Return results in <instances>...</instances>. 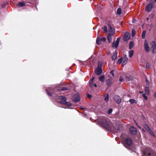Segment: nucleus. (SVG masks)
<instances>
[{"label":"nucleus","mask_w":156,"mask_h":156,"mask_svg":"<svg viewBox=\"0 0 156 156\" xmlns=\"http://www.w3.org/2000/svg\"><path fill=\"white\" fill-rule=\"evenodd\" d=\"M149 85H150L146 84L145 88L149 89Z\"/></svg>","instance_id":"nucleus-47"},{"label":"nucleus","mask_w":156,"mask_h":156,"mask_svg":"<svg viewBox=\"0 0 156 156\" xmlns=\"http://www.w3.org/2000/svg\"><path fill=\"white\" fill-rule=\"evenodd\" d=\"M112 108H110L108 110V114H111L112 112Z\"/></svg>","instance_id":"nucleus-39"},{"label":"nucleus","mask_w":156,"mask_h":156,"mask_svg":"<svg viewBox=\"0 0 156 156\" xmlns=\"http://www.w3.org/2000/svg\"><path fill=\"white\" fill-rule=\"evenodd\" d=\"M155 2H156V0H154V1L153 2H154V4Z\"/></svg>","instance_id":"nucleus-53"},{"label":"nucleus","mask_w":156,"mask_h":156,"mask_svg":"<svg viewBox=\"0 0 156 156\" xmlns=\"http://www.w3.org/2000/svg\"><path fill=\"white\" fill-rule=\"evenodd\" d=\"M112 83V79H109L106 80V84L108 87L111 86Z\"/></svg>","instance_id":"nucleus-18"},{"label":"nucleus","mask_w":156,"mask_h":156,"mask_svg":"<svg viewBox=\"0 0 156 156\" xmlns=\"http://www.w3.org/2000/svg\"><path fill=\"white\" fill-rule=\"evenodd\" d=\"M143 97L144 98L145 100H147V97L146 95L145 94H142Z\"/></svg>","instance_id":"nucleus-38"},{"label":"nucleus","mask_w":156,"mask_h":156,"mask_svg":"<svg viewBox=\"0 0 156 156\" xmlns=\"http://www.w3.org/2000/svg\"><path fill=\"white\" fill-rule=\"evenodd\" d=\"M133 144V141L129 137L126 138L123 142L124 146L127 148H129V147L131 146Z\"/></svg>","instance_id":"nucleus-2"},{"label":"nucleus","mask_w":156,"mask_h":156,"mask_svg":"<svg viewBox=\"0 0 156 156\" xmlns=\"http://www.w3.org/2000/svg\"><path fill=\"white\" fill-rule=\"evenodd\" d=\"M146 32V31L145 30L143 31L142 34V38L143 39L145 38Z\"/></svg>","instance_id":"nucleus-25"},{"label":"nucleus","mask_w":156,"mask_h":156,"mask_svg":"<svg viewBox=\"0 0 156 156\" xmlns=\"http://www.w3.org/2000/svg\"><path fill=\"white\" fill-rule=\"evenodd\" d=\"M120 37H118L117 38V40L115 42L119 44V42L120 41Z\"/></svg>","instance_id":"nucleus-42"},{"label":"nucleus","mask_w":156,"mask_h":156,"mask_svg":"<svg viewBox=\"0 0 156 156\" xmlns=\"http://www.w3.org/2000/svg\"><path fill=\"white\" fill-rule=\"evenodd\" d=\"M143 126L148 132L152 136H155V135L151 128L146 124H144Z\"/></svg>","instance_id":"nucleus-4"},{"label":"nucleus","mask_w":156,"mask_h":156,"mask_svg":"<svg viewBox=\"0 0 156 156\" xmlns=\"http://www.w3.org/2000/svg\"><path fill=\"white\" fill-rule=\"evenodd\" d=\"M151 48L152 50V53L155 54L156 53V44L154 41H151L150 43Z\"/></svg>","instance_id":"nucleus-6"},{"label":"nucleus","mask_w":156,"mask_h":156,"mask_svg":"<svg viewBox=\"0 0 156 156\" xmlns=\"http://www.w3.org/2000/svg\"><path fill=\"white\" fill-rule=\"evenodd\" d=\"M138 126V127H139V128H140H140H141V127H140V126Z\"/></svg>","instance_id":"nucleus-56"},{"label":"nucleus","mask_w":156,"mask_h":156,"mask_svg":"<svg viewBox=\"0 0 156 156\" xmlns=\"http://www.w3.org/2000/svg\"><path fill=\"white\" fill-rule=\"evenodd\" d=\"M86 96L89 98H90L92 97V96L88 94H86Z\"/></svg>","instance_id":"nucleus-41"},{"label":"nucleus","mask_w":156,"mask_h":156,"mask_svg":"<svg viewBox=\"0 0 156 156\" xmlns=\"http://www.w3.org/2000/svg\"><path fill=\"white\" fill-rule=\"evenodd\" d=\"M134 21H133V23H134Z\"/></svg>","instance_id":"nucleus-58"},{"label":"nucleus","mask_w":156,"mask_h":156,"mask_svg":"<svg viewBox=\"0 0 156 156\" xmlns=\"http://www.w3.org/2000/svg\"><path fill=\"white\" fill-rule=\"evenodd\" d=\"M65 105H66V106L69 107H71L72 105V104L70 102H68L67 101H66Z\"/></svg>","instance_id":"nucleus-30"},{"label":"nucleus","mask_w":156,"mask_h":156,"mask_svg":"<svg viewBox=\"0 0 156 156\" xmlns=\"http://www.w3.org/2000/svg\"><path fill=\"white\" fill-rule=\"evenodd\" d=\"M140 93L142 94V93H143V92L142 91H140Z\"/></svg>","instance_id":"nucleus-54"},{"label":"nucleus","mask_w":156,"mask_h":156,"mask_svg":"<svg viewBox=\"0 0 156 156\" xmlns=\"http://www.w3.org/2000/svg\"><path fill=\"white\" fill-rule=\"evenodd\" d=\"M6 3H3L2 4V7L3 8H4L6 6Z\"/></svg>","instance_id":"nucleus-46"},{"label":"nucleus","mask_w":156,"mask_h":156,"mask_svg":"<svg viewBox=\"0 0 156 156\" xmlns=\"http://www.w3.org/2000/svg\"><path fill=\"white\" fill-rule=\"evenodd\" d=\"M129 131L130 133L133 135L136 134L137 132V129L134 126H131L129 128Z\"/></svg>","instance_id":"nucleus-9"},{"label":"nucleus","mask_w":156,"mask_h":156,"mask_svg":"<svg viewBox=\"0 0 156 156\" xmlns=\"http://www.w3.org/2000/svg\"><path fill=\"white\" fill-rule=\"evenodd\" d=\"M17 6L18 7V8H19L20 7V2H19V3H18V4L17 5Z\"/></svg>","instance_id":"nucleus-49"},{"label":"nucleus","mask_w":156,"mask_h":156,"mask_svg":"<svg viewBox=\"0 0 156 156\" xmlns=\"http://www.w3.org/2000/svg\"><path fill=\"white\" fill-rule=\"evenodd\" d=\"M146 84L150 85V83L148 80L146 79Z\"/></svg>","instance_id":"nucleus-43"},{"label":"nucleus","mask_w":156,"mask_h":156,"mask_svg":"<svg viewBox=\"0 0 156 156\" xmlns=\"http://www.w3.org/2000/svg\"><path fill=\"white\" fill-rule=\"evenodd\" d=\"M68 90V88L67 87H62L61 88L60 90H62V91H65V90Z\"/></svg>","instance_id":"nucleus-32"},{"label":"nucleus","mask_w":156,"mask_h":156,"mask_svg":"<svg viewBox=\"0 0 156 156\" xmlns=\"http://www.w3.org/2000/svg\"><path fill=\"white\" fill-rule=\"evenodd\" d=\"M117 55V53L116 51H115L113 54L112 57V60L115 61Z\"/></svg>","instance_id":"nucleus-17"},{"label":"nucleus","mask_w":156,"mask_h":156,"mask_svg":"<svg viewBox=\"0 0 156 156\" xmlns=\"http://www.w3.org/2000/svg\"><path fill=\"white\" fill-rule=\"evenodd\" d=\"M25 5V3L24 2H20V7Z\"/></svg>","instance_id":"nucleus-37"},{"label":"nucleus","mask_w":156,"mask_h":156,"mask_svg":"<svg viewBox=\"0 0 156 156\" xmlns=\"http://www.w3.org/2000/svg\"><path fill=\"white\" fill-rule=\"evenodd\" d=\"M109 34L113 35L115 33V29L110 25H109L108 28Z\"/></svg>","instance_id":"nucleus-14"},{"label":"nucleus","mask_w":156,"mask_h":156,"mask_svg":"<svg viewBox=\"0 0 156 156\" xmlns=\"http://www.w3.org/2000/svg\"><path fill=\"white\" fill-rule=\"evenodd\" d=\"M46 92L47 93V94L49 96H51L52 95V94L49 91H48V90H46Z\"/></svg>","instance_id":"nucleus-36"},{"label":"nucleus","mask_w":156,"mask_h":156,"mask_svg":"<svg viewBox=\"0 0 156 156\" xmlns=\"http://www.w3.org/2000/svg\"><path fill=\"white\" fill-rule=\"evenodd\" d=\"M81 109H84V108H81Z\"/></svg>","instance_id":"nucleus-55"},{"label":"nucleus","mask_w":156,"mask_h":156,"mask_svg":"<svg viewBox=\"0 0 156 156\" xmlns=\"http://www.w3.org/2000/svg\"><path fill=\"white\" fill-rule=\"evenodd\" d=\"M147 20H149V18H147Z\"/></svg>","instance_id":"nucleus-57"},{"label":"nucleus","mask_w":156,"mask_h":156,"mask_svg":"<svg viewBox=\"0 0 156 156\" xmlns=\"http://www.w3.org/2000/svg\"><path fill=\"white\" fill-rule=\"evenodd\" d=\"M118 45L119 44L115 42V41H113L112 43V47L114 48H117L118 46Z\"/></svg>","instance_id":"nucleus-21"},{"label":"nucleus","mask_w":156,"mask_h":156,"mask_svg":"<svg viewBox=\"0 0 156 156\" xmlns=\"http://www.w3.org/2000/svg\"><path fill=\"white\" fill-rule=\"evenodd\" d=\"M154 5V2H150L149 3L146 7V11L147 12L151 11Z\"/></svg>","instance_id":"nucleus-5"},{"label":"nucleus","mask_w":156,"mask_h":156,"mask_svg":"<svg viewBox=\"0 0 156 156\" xmlns=\"http://www.w3.org/2000/svg\"><path fill=\"white\" fill-rule=\"evenodd\" d=\"M154 97L156 98V92H155L154 94Z\"/></svg>","instance_id":"nucleus-50"},{"label":"nucleus","mask_w":156,"mask_h":156,"mask_svg":"<svg viewBox=\"0 0 156 156\" xmlns=\"http://www.w3.org/2000/svg\"><path fill=\"white\" fill-rule=\"evenodd\" d=\"M93 82L91 83L90 82H89V86L92 87H93Z\"/></svg>","instance_id":"nucleus-44"},{"label":"nucleus","mask_w":156,"mask_h":156,"mask_svg":"<svg viewBox=\"0 0 156 156\" xmlns=\"http://www.w3.org/2000/svg\"><path fill=\"white\" fill-rule=\"evenodd\" d=\"M123 62L122 65L124 66L128 62V58L126 55H125L124 58H123Z\"/></svg>","instance_id":"nucleus-16"},{"label":"nucleus","mask_w":156,"mask_h":156,"mask_svg":"<svg viewBox=\"0 0 156 156\" xmlns=\"http://www.w3.org/2000/svg\"><path fill=\"white\" fill-rule=\"evenodd\" d=\"M95 72L97 75H100L101 74L102 70L101 65H98V67L95 69Z\"/></svg>","instance_id":"nucleus-7"},{"label":"nucleus","mask_w":156,"mask_h":156,"mask_svg":"<svg viewBox=\"0 0 156 156\" xmlns=\"http://www.w3.org/2000/svg\"><path fill=\"white\" fill-rule=\"evenodd\" d=\"M106 39L105 37H103L101 38L97 37L96 39V43L98 45H100L101 44L100 41L105 42V41Z\"/></svg>","instance_id":"nucleus-11"},{"label":"nucleus","mask_w":156,"mask_h":156,"mask_svg":"<svg viewBox=\"0 0 156 156\" xmlns=\"http://www.w3.org/2000/svg\"><path fill=\"white\" fill-rule=\"evenodd\" d=\"M136 34V30H134V29L132 30V34H131L132 37H133Z\"/></svg>","instance_id":"nucleus-27"},{"label":"nucleus","mask_w":156,"mask_h":156,"mask_svg":"<svg viewBox=\"0 0 156 156\" xmlns=\"http://www.w3.org/2000/svg\"><path fill=\"white\" fill-rule=\"evenodd\" d=\"M123 60V57H122L120 58L119 59L118 61L117 62V63L119 64H120L121 63L122 61Z\"/></svg>","instance_id":"nucleus-29"},{"label":"nucleus","mask_w":156,"mask_h":156,"mask_svg":"<svg viewBox=\"0 0 156 156\" xmlns=\"http://www.w3.org/2000/svg\"><path fill=\"white\" fill-rule=\"evenodd\" d=\"M144 47L145 50L147 52H148L150 51V48L148 46V43L146 40H145L144 42Z\"/></svg>","instance_id":"nucleus-13"},{"label":"nucleus","mask_w":156,"mask_h":156,"mask_svg":"<svg viewBox=\"0 0 156 156\" xmlns=\"http://www.w3.org/2000/svg\"><path fill=\"white\" fill-rule=\"evenodd\" d=\"M113 99L118 104H120L122 101V99L118 95H115L113 97Z\"/></svg>","instance_id":"nucleus-8"},{"label":"nucleus","mask_w":156,"mask_h":156,"mask_svg":"<svg viewBox=\"0 0 156 156\" xmlns=\"http://www.w3.org/2000/svg\"><path fill=\"white\" fill-rule=\"evenodd\" d=\"M145 91L146 94L147 95H149V89L145 88Z\"/></svg>","instance_id":"nucleus-34"},{"label":"nucleus","mask_w":156,"mask_h":156,"mask_svg":"<svg viewBox=\"0 0 156 156\" xmlns=\"http://www.w3.org/2000/svg\"><path fill=\"white\" fill-rule=\"evenodd\" d=\"M126 79L128 81H130L133 79L132 77L129 75H127L126 76Z\"/></svg>","instance_id":"nucleus-19"},{"label":"nucleus","mask_w":156,"mask_h":156,"mask_svg":"<svg viewBox=\"0 0 156 156\" xmlns=\"http://www.w3.org/2000/svg\"><path fill=\"white\" fill-rule=\"evenodd\" d=\"M80 100V98L79 95L77 94H75L73 97V102L76 103Z\"/></svg>","instance_id":"nucleus-12"},{"label":"nucleus","mask_w":156,"mask_h":156,"mask_svg":"<svg viewBox=\"0 0 156 156\" xmlns=\"http://www.w3.org/2000/svg\"><path fill=\"white\" fill-rule=\"evenodd\" d=\"M117 130L118 131H119L120 128L119 127H118Z\"/></svg>","instance_id":"nucleus-52"},{"label":"nucleus","mask_w":156,"mask_h":156,"mask_svg":"<svg viewBox=\"0 0 156 156\" xmlns=\"http://www.w3.org/2000/svg\"><path fill=\"white\" fill-rule=\"evenodd\" d=\"M122 13L121 9L120 8H119L118 9L117 11V14L120 15Z\"/></svg>","instance_id":"nucleus-26"},{"label":"nucleus","mask_w":156,"mask_h":156,"mask_svg":"<svg viewBox=\"0 0 156 156\" xmlns=\"http://www.w3.org/2000/svg\"><path fill=\"white\" fill-rule=\"evenodd\" d=\"M94 77H92L91 79L90 80L89 82H90L91 83L93 82V81L94 80Z\"/></svg>","instance_id":"nucleus-45"},{"label":"nucleus","mask_w":156,"mask_h":156,"mask_svg":"<svg viewBox=\"0 0 156 156\" xmlns=\"http://www.w3.org/2000/svg\"><path fill=\"white\" fill-rule=\"evenodd\" d=\"M134 46V43L133 41H131L129 43V48L130 49L133 48Z\"/></svg>","instance_id":"nucleus-23"},{"label":"nucleus","mask_w":156,"mask_h":156,"mask_svg":"<svg viewBox=\"0 0 156 156\" xmlns=\"http://www.w3.org/2000/svg\"><path fill=\"white\" fill-rule=\"evenodd\" d=\"M94 86L95 87H97V85L96 84V83H95L94 84Z\"/></svg>","instance_id":"nucleus-51"},{"label":"nucleus","mask_w":156,"mask_h":156,"mask_svg":"<svg viewBox=\"0 0 156 156\" xmlns=\"http://www.w3.org/2000/svg\"><path fill=\"white\" fill-rule=\"evenodd\" d=\"M109 99V94H107L106 97H105V101L107 102H108Z\"/></svg>","instance_id":"nucleus-31"},{"label":"nucleus","mask_w":156,"mask_h":156,"mask_svg":"<svg viewBox=\"0 0 156 156\" xmlns=\"http://www.w3.org/2000/svg\"><path fill=\"white\" fill-rule=\"evenodd\" d=\"M124 79L122 77V76H120L119 77V81L120 82H122L124 81Z\"/></svg>","instance_id":"nucleus-35"},{"label":"nucleus","mask_w":156,"mask_h":156,"mask_svg":"<svg viewBox=\"0 0 156 156\" xmlns=\"http://www.w3.org/2000/svg\"><path fill=\"white\" fill-rule=\"evenodd\" d=\"M129 101L131 104H133L135 102V100L134 99H130Z\"/></svg>","instance_id":"nucleus-33"},{"label":"nucleus","mask_w":156,"mask_h":156,"mask_svg":"<svg viewBox=\"0 0 156 156\" xmlns=\"http://www.w3.org/2000/svg\"><path fill=\"white\" fill-rule=\"evenodd\" d=\"M99 124L106 130H108L112 129V125L107 122L106 119L102 118L101 119V120L99 121Z\"/></svg>","instance_id":"nucleus-1"},{"label":"nucleus","mask_w":156,"mask_h":156,"mask_svg":"<svg viewBox=\"0 0 156 156\" xmlns=\"http://www.w3.org/2000/svg\"><path fill=\"white\" fill-rule=\"evenodd\" d=\"M114 70H111L110 72V73L112 74V76H114L115 75L114 74Z\"/></svg>","instance_id":"nucleus-40"},{"label":"nucleus","mask_w":156,"mask_h":156,"mask_svg":"<svg viewBox=\"0 0 156 156\" xmlns=\"http://www.w3.org/2000/svg\"><path fill=\"white\" fill-rule=\"evenodd\" d=\"M102 29H103V30L105 32H106L107 33H108V28L107 27V26H104L103 28H102Z\"/></svg>","instance_id":"nucleus-28"},{"label":"nucleus","mask_w":156,"mask_h":156,"mask_svg":"<svg viewBox=\"0 0 156 156\" xmlns=\"http://www.w3.org/2000/svg\"><path fill=\"white\" fill-rule=\"evenodd\" d=\"M134 21H133V23H134Z\"/></svg>","instance_id":"nucleus-59"},{"label":"nucleus","mask_w":156,"mask_h":156,"mask_svg":"<svg viewBox=\"0 0 156 156\" xmlns=\"http://www.w3.org/2000/svg\"><path fill=\"white\" fill-rule=\"evenodd\" d=\"M130 37V34L128 32H126L124 34L123 40L126 41L128 40Z\"/></svg>","instance_id":"nucleus-10"},{"label":"nucleus","mask_w":156,"mask_h":156,"mask_svg":"<svg viewBox=\"0 0 156 156\" xmlns=\"http://www.w3.org/2000/svg\"><path fill=\"white\" fill-rule=\"evenodd\" d=\"M150 66L149 65H148L147 64L146 66V69H148L150 68Z\"/></svg>","instance_id":"nucleus-48"},{"label":"nucleus","mask_w":156,"mask_h":156,"mask_svg":"<svg viewBox=\"0 0 156 156\" xmlns=\"http://www.w3.org/2000/svg\"><path fill=\"white\" fill-rule=\"evenodd\" d=\"M134 51L133 50L130 51L129 52V57L131 58L132 57Z\"/></svg>","instance_id":"nucleus-24"},{"label":"nucleus","mask_w":156,"mask_h":156,"mask_svg":"<svg viewBox=\"0 0 156 156\" xmlns=\"http://www.w3.org/2000/svg\"><path fill=\"white\" fill-rule=\"evenodd\" d=\"M143 155L144 156H156L154 151L150 148L147 149L144 151Z\"/></svg>","instance_id":"nucleus-3"},{"label":"nucleus","mask_w":156,"mask_h":156,"mask_svg":"<svg viewBox=\"0 0 156 156\" xmlns=\"http://www.w3.org/2000/svg\"><path fill=\"white\" fill-rule=\"evenodd\" d=\"M112 35L108 34L107 35V39L109 43H111L112 41V37L111 36Z\"/></svg>","instance_id":"nucleus-20"},{"label":"nucleus","mask_w":156,"mask_h":156,"mask_svg":"<svg viewBox=\"0 0 156 156\" xmlns=\"http://www.w3.org/2000/svg\"><path fill=\"white\" fill-rule=\"evenodd\" d=\"M60 99H61V100L60 101L59 103L61 104L65 105L66 101V98L64 96H61L60 97Z\"/></svg>","instance_id":"nucleus-15"},{"label":"nucleus","mask_w":156,"mask_h":156,"mask_svg":"<svg viewBox=\"0 0 156 156\" xmlns=\"http://www.w3.org/2000/svg\"><path fill=\"white\" fill-rule=\"evenodd\" d=\"M105 79L104 75H102L99 77V80L101 82H103Z\"/></svg>","instance_id":"nucleus-22"}]
</instances>
